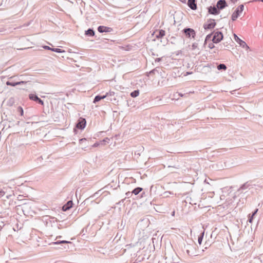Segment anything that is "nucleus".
<instances>
[{"label": "nucleus", "instance_id": "nucleus-1", "mask_svg": "<svg viewBox=\"0 0 263 263\" xmlns=\"http://www.w3.org/2000/svg\"><path fill=\"white\" fill-rule=\"evenodd\" d=\"M182 32L184 34L185 36L187 38H195L196 36V32L195 31L190 28H185L182 31Z\"/></svg>", "mask_w": 263, "mask_h": 263}, {"label": "nucleus", "instance_id": "nucleus-2", "mask_svg": "<svg viewBox=\"0 0 263 263\" xmlns=\"http://www.w3.org/2000/svg\"><path fill=\"white\" fill-rule=\"evenodd\" d=\"M212 41L214 43H219L223 38V34L220 31L213 32Z\"/></svg>", "mask_w": 263, "mask_h": 263}, {"label": "nucleus", "instance_id": "nucleus-3", "mask_svg": "<svg viewBox=\"0 0 263 263\" xmlns=\"http://www.w3.org/2000/svg\"><path fill=\"white\" fill-rule=\"evenodd\" d=\"M86 124V121L85 119L83 118H80L77 123L76 127L78 129H83L85 127Z\"/></svg>", "mask_w": 263, "mask_h": 263}, {"label": "nucleus", "instance_id": "nucleus-4", "mask_svg": "<svg viewBox=\"0 0 263 263\" xmlns=\"http://www.w3.org/2000/svg\"><path fill=\"white\" fill-rule=\"evenodd\" d=\"M234 37L235 41L240 45V46L242 47L243 48L248 49L249 47L247 45L246 42L242 40H241L236 34H234Z\"/></svg>", "mask_w": 263, "mask_h": 263}, {"label": "nucleus", "instance_id": "nucleus-5", "mask_svg": "<svg viewBox=\"0 0 263 263\" xmlns=\"http://www.w3.org/2000/svg\"><path fill=\"white\" fill-rule=\"evenodd\" d=\"M29 98L32 101L36 102L40 105H44V102L37 95L33 93H31L29 95Z\"/></svg>", "mask_w": 263, "mask_h": 263}, {"label": "nucleus", "instance_id": "nucleus-6", "mask_svg": "<svg viewBox=\"0 0 263 263\" xmlns=\"http://www.w3.org/2000/svg\"><path fill=\"white\" fill-rule=\"evenodd\" d=\"M18 79L20 80H21L20 81H25L26 80H28L29 82H28L26 83H24V84H26H26L31 85V82H32V79L30 77H29L28 75H27L26 74H22L18 76ZM23 85H24V84Z\"/></svg>", "mask_w": 263, "mask_h": 263}, {"label": "nucleus", "instance_id": "nucleus-7", "mask_svg": "<svg viewBox=\"0 0 263 263\" xmlns=\"http://www.w3.org/2000/svg\"><path fill=\"white\" fill-rule=\"evenodd\" d=\"M208 22H210V23L203 25L204 29L205 30L213 29L216 26L215 20L214 19H210Z\"/></svg>", "mask_w": 263, "mask_h": 263}, {"label": "nucleus", "instance_id": "nucleus-8", "mask_svg": "<svg viewBox=\"0 0 263 263\" xmlns=\"http://www.w3.org/2000/svg\"><path fill=\"white\" fill-rule=\"evenodd\" d=\"M97 29L100 33L110 32L113 31L112 28L104 26H99Z\"/></svg>", "mask_w": 263, "mask_h": 263}, {"label": "nucleus", "instance_id": "nucleus-9", "mask_svg": "<svg viewBox=\"0 0 263 263\" xmlns=\"http://www.w3.org/2000/svg\"><path fill=\"white\" fill-rule=\"evenodd\" d=\"M228 6L227 3L225 0H219L216 4V7L220 10H222Z\"/></svg>", "mask_w": 263, "mask_h": 263}, {"label": "nucleus", "instance_id": "nucleus-10", "mask_svg": "<svg viewBox=\"0 0 263 263\" xmlns=\"http://www.w3.org/2000/svg\"><path fill=\"white\" fill-rule=\"evenodd\" d=\"M208 12L210 14L218 15L220 13V10L215 6H210L208 8Z\"/></svg>", "mask_w": 263, "mask_h": 263}, {"label": "nucleus", "instance_id": "nucleus-11", "mask_svg": "<svg viewBox=\"0 0 263 263\" xmlns=\"http://www.w3.org/2000/svg\"><path fill=\"white\" fill-rule=\"evenodd\" d=\"M187 6L193 10H195L197 8L196 0H188Z\"/></svg>", "mask_w": 263, "mask_h": 263}, {"label": "nucleus", "instance_id": "nucleus-12", "mask_svg": "<svg viewBox=\"0 0 263 263\" xmlns=\"http://www.w3.org/2000/svg\"><path fill=\"white\" fill-rule=\"evenodd\" d=\"M29 82L28 80H26L25 81H18L16 82H11L10 81L6 82V84L7 86H15L16 85H23L24 83H26Z\"/></svg>", "mask_w": 263, "mask_h": 263}, {"label": "nucleus", "instance_id": "nucleus-13", "mask_svg": "<svg viewBox=\"0 0 263 263\" xmlns=\"http://www.w3.org/2000/svg\"><path fill=\"white\" fill-rule=\"evenodd\" d=\"M72 205H73L72 201L69 200L63 206L62 210L63 211H68L72 206Z\"/></svg>", "mask_w": 263, "mask_h": 263}, {"label": "nucleus", "instance_id": "nucleus-14", "mask_svg": "<svg viewBox=\"0 0 263 263\" xmlns=\"http://www.w3.org/2000/svg\"><path fill=\"white\" fill-rule=\"evenodd\" d=\"M240 13H241V12H240L239 10H238V9H236L232 15V16H231L232 20L233 21H235L238 18V17L239 16Z\"/></svg>", "mask_w": 263, "mask_h": 263}, {"label": "nucleus", "instance_id": "nucleus-15", "mask_svg": "<svg viewBox=\"0 0 263 263\" xmlns=\"http://www.w3.org/2000/svg\"><path fill=\"white\" fill-rule=\"evenodd\" d=\"M95 31L93 29L89 28L87 30L85 31V34L89 36H93L95 35Z\"/></svg>", "mask_w": 263, "mask_h": 263}, {"label": "nucleus", "instance_id": "nucleus-16", "mask_svg": "<svg viewBox=\"0 0 263 263\" xmlns=\"http://www.w3.org/2000/svg\"><path fill=\"white\" fill-rule=\"evenodd\" d=\"M165 34V31L162 29L159 30L158 33L156 34V37L157 39H161L163 37Z\"/></svg>", "mask_w": 263, "mask_h": 263}, {"label": "nucleus", "instance_id": "nucleus-17", "mask_svg": "<svg viewBox=\"0 0 263 263\" xmlns=\"http://www.w3.org/2000/svg\"><path fill=\"white\" fill-rule=\"evenodd\" d=\"M105 98V96H104V95H103V96L97 95L95 97L93 102L94 103H96L97 102L100 101L101 100L104 99Z\"/></svg>", "mask_w": 263, "mask_h": 263}, {"label": "nucleus", "instance_id": "nucleus-18", "mask_svg": "<svg viewBox=\"0 0 263 263\" xmlns=\"http://www.w3.org/2000/svg\"><path fill=\"white\" fill-rule=\"evenodd\" d=\"M258 209H256L255 211L252 213V215L251 216H249L248 221L250 223H252L253 220L254 216L256 214L257 212H258Z\"/></svg>", "mask_w": 263, "mask_h": 263}, {"label": "nucleus", "instance_id": "nucleus-19", "mask_svg": "<svg viewBox=\"0 0 263 263\" xmlns=\"http://www.w3.org/2000/svg\"><path fill=\"white\" fill-rule=\"evenodd\" d=\"M142 190H143V189L142 187H137L133 190L132 193L133 194L137 195Z\"/></svg>", "mask_w": 263, "mask_h": 263}, {"label": "nucleus", "instance_id": "nucleus-20", "mask_svg": "<svg viewBox=\"0 0 263 263\" xmlns=\"http://www.w3.org/2000/svg\"><path fill=\"white\" fill-rule=\"evenodd\" d=\"M16 111H17V112H18L21 117H24V118H25L24 117V115L23 109L21 106L17 107Z\"/></svg>", "mask_w": 263, "mask_h": 263}, {"label": "nucleus", "instance_id": "nucleus-21", "mask_svg": "<svg viewBox=\"0 0 263 263\" xmlns=\"http://www.w3.org/2000/svg\"><path fill=\"white\" fill-rule=\"evenodd\" d=\"M204 231H203L202 232H201L200 233V234L199 235V236H198V242L199 245H201V242L202 241V240H203V236H204Z\"/></svg>", "mask_w": 263, "mask_h": 263}, {"label": "nucleus", "instance_id": "nucleus-22", "mask_svg": "<svg viewBox=\"0 0 263 263\" xmlns=\"http://www.w3.org/2000/svg\"><path fill=\"white\" fill-rule=\"evenodd\" d=\"M139 95V90L138 89L135 90L132 92L130 94V96L133 98H136Z\"/></svg>", "mask_w": 263, "mask_h": 263}, {"label": "nucleus", "instance_id": "nucleus-23", "mask_svg": "<svg viewBox=\"0 0 263 263\" xmlns=\"http://www.w3.org/2000/svg\"><path fill=\"white\" fill-rule=\"evenodd\" d=\"M227 66L224 64H220L217 66V69L219 70H226L227 69Z\"/></svg>", "mask_w": 263, "mask_h": 263}, {"label": "nucleus", "instance_id": "nucleus-24", "mask_svg": "<svg viewBox=\"0 0 263 263\" xmlns=\"http://www.w3.org/2000/svg\"><path fill=\"white\" fill-rule=\"evenodd\" d=\"M250 184L248 183V182H246L245 183H244L243 184H242L240 187V188L239 189L238 191H240L241 190H246L248 188V187L249 186Z\"/></svg>", "mask_w": 263, "mask_h": 263}, {"label": "nucleus", "instance_id": "nucleus-25", "mask_svg": "<svg viewBox=\"0 0 263 263\" xmlns=\"http://www.w3.org/2000/svg\"><path fill=\"white\" fill-rule=\"evenodd\" d=\"M71 242L66 240H60V241H57L54 242H53L55 245H59L61 243H71Z\"/></svg>", "mask_w": 263, "mask_h": 263}, {"label": "nucleus", "instance_id": "nucleus-26", "mask_svg": "<svg viewBox=\"0 0 263 263\" xmlns=\"http://www.w3.org/2000/svg\"><path fill=\"white\" fill-rule=\"evenodd\" d=\"M115 95V92L114 91H109V92H106V94L104 95V96H105V98H107V97H114Z\"/></svg>", "mask_w": 263, "mask_h": 263}, {"label": "nucleus", "instance_id": "nucleus-27", "mask_svg": "<svg viewBox=\"0 0 263 263\" xmlns=\"http://www.w3.org/2000/svg\"><path fill=\"white\" fill-rule=\"evenodd\" d=\"M51 51H53V52H57V53H63V52H65V51L63 50H62L60 48H53L51 49Z\"/></svg>", "mask_w": 263, "mask_h": 263}, {"label": "nucleus", "instance_id": "nucleus-28", "mask_svg": "<svg viewBox=\"0 0 263 263\" xmlns=\"http://www.w3.org/2000/svg\"><path fill=\"white\" fill-rule=\"evenodd\" d=\"M143 149L144 148L143 147H140L139 150L135 152V155H137V157H138L139 156H140V152L143 151Z\"/></svg>", "mask_w": 263, "mask_h": 263}, {"label": "nucleus", "instance_id": "nucleus-29", "mask_svg": "<svg viewBox=\"0 0 263 263\" xmlns=\"http://www.w3.org/2000/svg\"><path fill=\"white\" fill-rule=\"evenodd\" d=\"M198 44L197 43L195 42V43H193V44L192 45L191 49L192 50H196V49L198 48Z\"/></svg>", "mask_w": 263, "mask_h": 263}, {"label": "nucleus", "instance_id": "nucleus-30", "mask_svg": "<svg viewBox=\"0 0 263 263\" xmlns=\"http://www.w3.org/2000/svg\"><path fill=\"white\" fill-rule=\"evenodd\" d=\"M213 34V33H212L209 34L208 35H206V36L205 37V41H204V44H206L207 41H208V40L211 39V38Z\"/></svg>", "mask_w": 263, "mask_h": 263}, {"label": "nucleus", "instance_id": "nucleus-31", "mask_svg": "<svg viewBox=\"0 0 263 263\" xmlns=\"http://www.w3.org/2000/svg\"><path fill=\"white\" fill-rule=\"evenodd\" d=\"M156 72H158V70L156 69V68H155V69L152 70L151 71H150L149 72L148 74H147V76H148L149 74H155Z\"/></svg>", "mask_w": 263, "mask_h": 263}, {"label": "nucleus", "instance_id": "nucleus-32", "mask_svg": "<svg viewBox=\"0 0 263 263\" xmlns=\"http://www.w3.org/2000/svg\"><path fill=\"white\" fill-rule=\"evenodd\" d=\"M237 9H238V10H239L240 12H242L244 9L243 5L242 4V5H239Z\"/></svg>", "mask_w": 263, "mask_h": 263}, {"label": "nucleus", "instance_id": "nucleus-33", "mask_svg": "<svg viewBox=\"0 0 263 263\" xmlns=\"http://www.w3.org/2000/svg\"><path fill=\"white\" fill-rule=\"evenodd\" d=\"M110 141V139L108 138H105L102 141H101V143H108Z\"/></svg>", "mask_w": 263, "mask_h": 263}, {"label": "nucleus", "instance_id": "nucleus-34", "mask_svg": "<svg viewBox=\"0 0 263 263\" xmlns=\"http://www.w3.org/2000/svg\"><path fill=\"white\" fill-rule=\"evenodd\" d=\"M125 194H126V197L129 198L132 196V195L133 194L132 192H127V193H126Z\"/></svg>", "mask_w": 263, "mask_h": 263}, {"label": "nucleus", "instance_id": "nucleus-35", "mask_svg": "<svg viewBox=\"0 0 263 263\" xmlns=\"http://www.w3.org/2000/svg\"><path fill=\"white\" fill-rule=\"evenodd\" d=\"M223 45L227 47V48H229L231 46L228 43V42H224L223 43Z\"/></svg>", "mask_w": 263, "mask_h": 263}, {"label": "nucleus", "instance_id": "nucleus-36", "mask_svg": "<svg viewBox=\"0 0 263 263\" xmlns=\"http://www.w3.org/2000/svg\"><path fill=\"white\" fill-rule=\"evenodd\" d=\"M14 102V99L13 98H11L9 100V101H8V103L10 105H12V104Z\"/></svg>", "mask_w": 263, "mask_h": 263}, {"label": "nucleus", "instance_id": "nucleus-37", "mask_svg": "<svg viewBox=\"0 0 263 263\" xmlns=\"http://www.w3.org/2000/svg\"><path fill=\"white\" fill-rule=\"evenodd\" d=\"M213 43H209V45H208V47L210 48V49H212L213 48H214V45L213 44Z\"/></svg>", "mask_w": 263, "mask_h": 263}, {"label": "nucleus", "instance_id": "nucleus-38", "mask_svg": "<svg viewBox=\"0 0 263 263\" xmlns=\"http://www.w3.org/2000/svg\"><path fill=\"white\" fill-rule=\"evenodd\" d=\"M87 140L86 138H82L79 140V144H81L83 142L86 141Z\"/></svg>", "mask_w": 263, "mask_h": 263}, {"label": "nucleus", "instance_id": "nucleus-39", "mask_svg": "<svg viewBox=\"0 0 263 263\" xmlns=\"http://www.w3.org/2000/svg\"><path fill=\"white\" fill-rule=\"evenodd\" d=\"M43 48L45 49H47V50H51L52 49H53V48H51L49 46H43Z\"/></svg>", "mask_w": 263, "mask_h": 263}, {"label": "nucleus", "instance_id": "nucleus-40", "mask_svg": "<svg viewBox=\"0 0 263 263\" xmlns=\"http://www.w3.org/2000/svg\"><path fill=\"white\" fill-rule=\"evenodd\" d=\"M161 60H162V58H156V59L155 60V62H160Z\"/></svg>", "mask_w": 263, "mask_h": 263}, {"label": "nucleus", "instance_id": "nucleus-41", "mask_svg": "<svg viewBox=\"0 0 263 263\" xmlns=\"http://www.w3.org/2000/svg\"><path fill=\"white\" fill-rule=\"evenodd\" d=\"M5 193L2 190L0 191V197L3 196L5 195Z\"/></svg>", "mask_w": 263, "mask_h": 263}, {"label": "nucleus", "instance_id": "nucleus-42", "mask_svg": "<svg viewBox=\"0 0 263 263\" xmlns=\"http://www.w3.org/2000/svg\"><path fill=\"white\" fill-rule=\"evenodd\" d=\"M99 145V143L98 142H96L95 143L93 144V145H92V147H96L98 146Z\"/></svg>", "mask_w": 263, "mask_h": 263}, {"label": "nucleus", "instance_id": "nucleus-43", "mask_svg": "<svg viewBox=\"0 0 263 263\" xmlns=\"http://www.w3.org/2000/svg\"><path fill=\"white\" fill-rule=\"evenodd\" d=\"M204 246H205V248H204L205 249H207L210 246L209 243H207L206 242L205 243Z\"/></svg>", "mask_w": 263, "mask_h": 263}, {"label": "nucleus", "instance_id": "nucleus-44", "mask_svg": "<svg viewBox=\"0 0 263 263\" xmlns=\"http://www.w3.org/2000/svg\"><path fill=\"white\" fill-rule=\"evenodd\" d=\"M179 1L183 4H186V0H179Z\"/></svg>", "mask_w": 263, "mask_h": 263}, {"label": "nucleus", "instance_id": "nucleus-45", "mask_svg": "<svg viewBox=\"0 0 263 263\" xmlns=\"http://www.w3.org/2000/svg\"><path fill=\"white\" fill-rule=\"evenodd\" d=\"M107 99L110 101H112L113 100H116V98L115 97H114V98H110L109 99L108 98Z\"/></svg>", "mask_w": 263, "mask_h": 263}, {"label": "nucleus", "instance_id": "nucleus-46", "mask_svg": "<svg viewBox=\"0 0 263 263\" xmlns=\"http://www.w3.org/2000/svg\"><path fill=\"white\" fill-rule=\"evenodd\" d=\"M186 252H187V254H188V255H192V254H190V250H189L188 249H186Z\"/></svg>", "mask_w": 263, "mask_h": 263}, {"label": "nucleus", "instance_id": "nucleus-47", "mask_svg": "<svg viewBox=\"0 0 263 263\" xmlns=\"http://www.w3.org/2000/svg\"><path fill=\"white\" fill-rule=\"evenodd\" d=\"M238 0H231V1L233 3H236Z\"/></svg>", "mask_w": 263, "mask_h": 263}, {"label": "nucleus", "instance_id": "nucleus-48", "mask_svg": "<svg viewBox=\"0 0 263 263\" xmlns=\"http://www.w3.org/2000/svg\"><path fill=\"white\" fill-rule=\"evenodd\" d=\"M192 73V72H186V75H189V74H191Z\"/></svg>", "mask_w": 263, "mask_h": 263}, {"label": "nucleus", "instance_id": "nucleus-49", "mask_svg": "<svg viewBox=\"0 0 263 263\" xmlns=\"http://www.w3.org/2000/svg\"><path fill=\"white\" fill-rule=\"evenodd\" d=\"M14 76H12V77H10L9 78V79H12V78H14Z\"/></svg>", "mask_w": 263, "mask_h": 263}, {"label": "nucleus", "instance_id": "nucleus-50", "mask_svg": "<svg viewBox=\"0 0 263 263\" xmlns=\"http://www.w3.org/2000/svg\"><path fill=\"white\" fill-rule=\"evenodd\" d=\"M20 89L26 90V89L25 88H21Z\"/></svg>", "mask_w": 263, "mask_h": 263}, {"label": "nucleus", "instance_id": "nucleus-51", "mask_svg": "<svg viewBox=\"0 0 263 263\" xmlns=\"http://www.w3.org/2000/svg\"><path fill=\"white\" fill-rule=\"evenodd\" d=\"M175 213V212H173V213H172V215H174Z\"/></svg>", "mask_w": 263, "mask_h": 263}, {"label": "nucleus", "instance_id": "nucleus-52", "mask_svg": "<svg viewBox=\"0 0 263 263\" xmlns=\"http://www.w3.org/2000/svg\"><path fill=\"white\" fill-rule=\"evenodd\" d=\"M261 1L262 2H263V0H261Z\"/></svg>", "mask_w": 263, "mask_h": 263}]
</instances>
